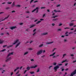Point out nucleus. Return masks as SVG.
Wrapping results in <instances>:
<instances>
[{"label":"nucleus","instance_id":"4c0bfd02","mask_svg":"<svg viewBox=\"0 0 76 76\" xmlns=\"http://www.w3.org/2000/svg\"><path fill=\"white\" fill-rule=\"evenodd\" d=\"M13 72H11V73L10 76H12L13 75Z\"/></svg>","mask_w":76,"mask_h":76},{"label":"nucleus","instance_id":"37998d69","mask_svg":"<svg viewBox=\"0 0 76 76\" xmlns=\"http://www.w3.org/2000/svg\"><path fill=\"white\" fill-rule=\"evenodd\" d=\"M27 72V70H26L24 72V74H25V73Z\"/></svg>","mask_w":76,"mask_h":76},{"label":"nucleus","instance_id":"6e6552de","mask_svg":"<svg viewBox=\"0 0 76 76\" xmlns=\"http://www.w3.org/2000/svg\"><path fill=\"white\" fill-rule=\"evenodd\" d=\"M15 28H16V26H13L10 28L11 29H12V30L14 29H15Z\"/></svg>","mask_w":76,"mask_h":76},{"label":"nucleus","instance_id":"3c124183","mask_svg":"<svg viewBox=\"0 0 76 76\" xmlns=\"http://www.w3.org/2000/svg\"><path fill=\"white\" fill-rule=\"evenodd\" d=\"M36 34V32H34V34H33V35L34 36V35H35Z\"/></svg>","mask_w":76,"mask_h":76},{"label":"nucleus","instance_id":"f8f14e48","mask_svg":"<svg viewBox=\"0 0 76 76\" xmlns=\"http://www.w3.org/2000/svg\"><path fill=\"white\" fill-rule=\"evenodd\" d=\"M48 34V33L46 32V33H44L42 34V35H47Z\"/></svg>","mask_w":76,"mask_h":76},{"label":"nucleus","instance_id":"a211bd4d","mask_svg":"<svg viewBox=\"0 0 76 76\" xmlns=\"http://www.w3.org/2000/svg\"><path fill=\"white\" fill-rule=\"evenodd\" d=\"M15 6V2H14L12 4V7H13Z\"/></svg>","mask_w":76,"mask_h":76},{"label":"nucleus","instance_id":"e2e57ef3","mask_svg":"<svg viewBox=\"0 0 76 76\" xmlns=\"http://www.w3.org/2000/svg\"><path fill=\"white\" fill-rule=\"evenodd\" d=\"M64 69H62V70H61L62 72L64 71Z\"/></svg>","mask_w":76,"mask_h":76},{"label":"nucleus","instance_id":"5fc2aeb1","mask_svg":"<svg viewBox=\"0 0 76 76\" xmlns=\"http://www.w3.org/2000/svg\"><path fill=\"white\" fill-rule=\"evenodd\" d=\"M39 72V69H38L37 70V72Z\"/></svg>","mask_w":76,"mask_h":76},{"label":"nucleus","instance_id":"7c9ffc66","mask_svg":"<svg viewBox=\"0 0 76 76\" xmlns=\"http://www.w3.org/2000/svg\"><path fill=\"white\" fill-rule=\"evenodd\" d=\"M45 16V14H44L43 15L42 18H44Z\"/></svg>","mask_w":76,"mask_h":76},{"label":"nucleus","instance_id":"864d4df0","mask_svg":"<svg viewBox=\"0 0 76 76\" xmlns=\"http://www.w3.org/2000/svg\"><path fill=\"white\" fill-rule=\"evenodd\" d=\"M19 71H18V72L16 73V74H18L19 73Z\"/></svg>","mask_w":76,"mask_h":76},{"label":"nucleus","instance_id":"1a4fd4ad","mask_svg":"<svg viewBox=\"0 0 76 76\" xmlns=\"http://www.w3.org/2000/svg\"><path fill=\"white\" fill-rule=\"evenodd\" d=\"M20 42H19L15 46V48H16L17 47H18V45H20Z\"/></svg>","mask_w":76,"mask_h":76},{"label":"nucleus","instance_id":"dca6fc26","mask_svg":"<svg viewBox=\"0 0 76 76\" xmlns=\"http://www.w3.org/2000/svg\"><path fill=\"white\" fill-rule=\"evenodd\" d=\"M34 26H35V25H33L32 26H31L30 27V28H33Z\"/></svg>","mask_w":76,"mask_h":76},{"label":"nucleus","instance_id":"20e7f679","mask_svg":"<svg viewBox=\"0 0 76 76\" xmlns=\"http://www.w3.org/2000/svg\"><path fill=\"white\" fill-rule=\"evenodd\" d=\"M75 74H76V69L73 72L71 73L70 76H73L74 75H75Z\"/></svg>","mask_w":76,"mask_h":76},{"label":"nucleus","instance_id":"de8ad7c7","mask_svg":"<svg viewBox=\"0 0 76 76\" xmlns=\"http://www.w3.org/2000/svg\"><path fill=\"white\" fill-rule=\"evenodd\" d=\"M12 13H15V11H12Z\"/></svg>","mask_w":76,"mask_h":76},{"label":"nucleus","instance_id":"393cba45","mask_svg":"<svg viewBox=\"0 0 76 76\" xmlns=\"http://www.w3.org/2000/svg\"><path fill=\"white\" fill-rule=\"evenodd\" d=\"M53 67V66H50L49 67V69H51V67Z\"/></svg>","mask_w":76,"mask_h":76},{"label":"nucleus","instance_id":"69168bd1","mask_svg":"<svg viewBox=\"0 0 76 76\" xmlns=\"http://www.w3.org/2000/svg\"><path fill=\"white\" fill-rule=\"evenodd\" d=\"M58 31H61V29H58Z\"/></svg>","mask_w":76,"mask_h":76},{"label":"nucleus","instance_id":"c85d7f7f","mask_svg":"<svg viewBox=\"0 0 76 76\" xmlns=\"http://www.w3.org/2000/svg\"><path fill=\"white\" fill-rule=\"evenodd\" d=\"M34 0H31V1H30V4H31V3H32V1H34Z\"/></svg>","mask_w":76,"mask_h":76},{"label":"nucleus","instance_id":"2eb2a0df","mask_svg":"<svg viewBox=\"0 0 76 76\" xmlns=\"http://www.w3.org/2000/svg\"><path fill=\"white\" fill-rule=\"evenodd\" d=\"M40 22H41V21H39L38 22H37L36 23V24H38V23H40Z\"/></svg>","mask_w":76,"mask_h":76},{"label":"nucleus","instance_id":"39448f33","mask_svg":"<svg viewBox=\"0 0 76 76\" xmlns=\"http://www.w3.org/2000/svg\"><path fill=\"white\" fill-rule=\"evenodd\" d=\"M42 53V50H40L37 52V55H39L40 54H41V53Z\"/></svg>","mask_w":76,"mask_h":76},{"label":"nucleus","instance_id":"f704fd0d","mask_svg":"<svg viewBox=\"0 0 76 76\" xmlns=\"http://www.w3.org/2000/svg\"><path fill=\"white\" fill-rule=\"evenodd\" d=\"M7 3L8 4H12V2H8Z\"/></svg>","mask_w":76,"mask_h":76},{"label":"nucleus","instance_id":"aec40b11","mask_svg":"<svg viewBox=\"0 0 76 76\" xmlns=\"http://www.w3.org/2000/svg\"><path fill=\"white\" fill-rule=\"evenodd\" d=\"M9 17V15L7 17L5 18L4 19V20H5V19H7V18H8Z\"/></svg>","mask_w":76,"mask_h":76},{"label":"nucleus","instance_id":"338daca9","mask_svg":"<svg viewBox=\"0 0 76 76\" xmlns=\"http://www.w3.org/2000/svg\"><path fill=\"white\" fill-rule=\"evenodd\" d=\"M20 25H23V23H20Z\"/></svg>","mask_w":76,"mask_h":76},{"label":"nucleus","instance_id":"5701e85b","mask_svg":"<svg viewBox=\"0 0 76 76\" xmlns=\"http://www.w3.org/2000/svg\"><path fill=\"white\" fill-rule=\"evenodd\" d=\"M56 17H57V16L56 15V16H53L52 17V18H56Z\"/></svg>","mask_w":76,"mask_h":76},{"label":"nucleus","instance_id":"58836bf2","mask_svg":"<svg viewBox=\"0 0 76 76\" xmlns=\"http://www.w3.org/2000/svg\"><path fill=\"white\" fill-rule=\"evenodd\" d=\"M64 29H70V28H68V27H66V28H65Z\"/></svg>","mask_w":76,"mask_h":76},{"label":"nucleus","instance_id":"6e6d98bb","mask_svg":"<svg viewBox=\"0 0 76 76\" xmlns=\"http://www.w3.org/2000/svg\"><path fill=\"white\" fill-rule=\"evenodd\" d=\"M62 25V24L60 23L59 25V26H61Z\"/></svg>","mask_w":76,"mask_h":76},{"label":"nucleus","instance_id":"052dcab7","mask_svg":"<svg viewBox=\"0 0 76 76\" xmlns=\"http://www.w3.org/2000/svg\"><path fill=\"white\" fill-rule=\"evenodd\" d=\"M44 19H40V20H41V21H42V20H43Z\"/></svg>","mask_w":76,"mask_h":76},{"label":"nucleus","instance_id":"f03ea898","mask_svg":"<svg viewBox=\"0 0 76 76\" xmlns=\"http://www.w3.org/2000/svg\"><path fill=\"white\" fill-rule=\"evenodd\" d=\"M36 67H37V65H35V66H31V67L28 66L26 69H27V70L28 71L29 70H30L31 69H31H35V68H36Z\"/></svg>","mask_w":76,"mask_h":76},{"label":"nucleus","instance_id":"ea45409f","mask_svg":"<svg viewBox=\"0 0 76 76\" xmlns=\"http://www.w3.org/2000/svg\"><path fill=\"white\" fill-rule=\"evenodd\" d=\"M29 50H33V49L32 48H29Z\"/></svg>","mask_w":76,"mask_h":76},{"label":"nucleus","instance_id":"bf43d9fd","mask_svg":"<svg viewBox=\"0 0 76 76\" xmlns=\"http://www.w3.org/2000/svg\"><path fill=\"white\" fill-rule=\"evenodd\" d=\"M45 57V55H43L42 56V58H43V57Z\"/></svg>","mask_w":76,"mask_h":76},{"label":"nucleus","instance_id":"8fccbe9b","mask_svg":"<svg viewBox=\"0 0 76 76\" xmlns=\"http://www.w3.org/2000/svg\"><path fill=\"white\" fill-rule=\"evenodd\" d=\"M67 64H67V63L65 64V66H67Z\"/></svg>","mask_w":76,"mask_h":76},{"label":"nucleus","instance_id":"473e14b6","mask_svg":"<svg viewBox=\"0 0 76 76\" xmlns=\"http://www.w3.org/2000/svg\"><path fill=\"white\" fill-rule=\"evenodd\" d=\"M57 18H56V19H53V20H57Z\"/></svg>","mask_w":76,"mask_h":76},{"label":"nucleus","instance_id":"09e8293b","mask_svg":"<svg viewBox=\"0 0 76 76\" xmlns=\"http://www.w3.org/2000/svg\"><path fill=\"white\" fill-rule=\"evenodd\" d=\"M23 67V66H21V67L20 68V70H21V69H22V68Z\"/></svg>","mask_w":76,"mask_h":76},{"label":"nucleus","instance_id":"9b49d317","mask_svg":"<svg viewBox=\"0 0 76 76\" xmlns=\"http://www.w3.org/2000/svg\"><path fill=\"white\" fill-rule=\"evenodd\" d=\"M52 43H53V42H47L46 43V44H51Z\"/></svg>","mask_w":76,"mask_h":76},{"label":"nucleus","instance_id":"680f3d73","mask_svg":"<svg viewBox=\"0 0 76 76\" xmlns=\"http://www.w3.org/2000/svg\"><path fill=\"white\" fill-rule=\"evenodd\" d=\"M53 56V54H52L50 55V57H51V56Z\"/></svg>","mask_w":76,"mask_h":76},{"label":"nucleus","instance_id":"0e129e2a","mask_svg":"<svg viewBox=\"0 0 76 76\" xmlns=\"http://www.w3.org/2000/svg\"><path fill=\"white\" fill-rule=\"evenodd\" d=\"M54 12H57V10H54Z\"/></svg>","mask_w":76,"mask_h":76},{"label":"nucleus","instance_id":"79ce46f5","mask_svg":"<svg viewBox=\"0 0 76 76\" xmlns=\"http://www.w3.org/2000/svg\"><path fill=\"white\" fill-rule=\"evenodd\" d=\"M6 46H7V45H4L3 46V47L4 48V47H6Z\"/></svg>","mask_w":76,"mask_h":76},{"label":"nucleus","instance_id":"ddd939ff","mask_svg":"<svg viewBox=\"0 0 76 76\" xmlns=\"http://www.w3.org/2000/svg\"><path fill=\"white\" fill-rule=\"evenodd\" d=\"M69 25L70 26H72L73 25V23H70V24H69Z\"/></svg>","mask_w":76,"mask_h":76},{"label":"nucleus","instance_id":"6ab92c4d","mask_svg":"<svg viewBox=\"0 0 76 76\" xmlns=\"http://www.w3.org/2000/svg\"><path fill=\"white\" fill-rule=\"evenodd\" d=\"M66 60L63 61L61 62V63H64V62H66Z\"/></svg>","mask_w":76,"mask_h":76},{"label":"nucleus","instance_id":"a18cd8bd","mask_svg":"<svg viewBox=\"0 0 76 76\" xmlns=\"http://www.w3.org/2000/svg\"><path fill=\"white\" fill-rule=\"evenodd\" d=\"M9 9V7H7L5 8V9L7 10V9Z\"/></svg>","mask_w":76,"mask_h":76},{"label":"nucleus","instance_id":"a878e982","mask_svg":"<svg viewBox=\"0 0 76 76\" xmlns=\"http://www.w3.org/2000/svg\"><path fill=\"white\" fill-rule=\"evenodd\" d=\"M53 65H54V66H56V64H57V63H54L53 64Z\"/></svg>","mask_w":76,"mask_h":76},{"label":"nucleus","instance_id":"c9c22d12","mask_svg":"<svg viewBox=\"0 0 76 76\" xmlns=\"http://www.w3.org/2000/svg\"><path fill=\"white\" fill-rule=\"evenodd\" d=\"M55 54H56V52H54L52 54V55H53V56H54Z\"/></svg>","mask_w":76,"mask_h":76},{"label":"nucleus","instance_id":"c756f323","mask_svg":"<svg viewBox=\"0 0 76 76\" xmlns=\"http://www.w3.org/2000/svg\"><path fill=\"white\" fill-rule=\"evenodd\" d=\"M16 6H17V7H20V5H16Z\"/></svg>","mask_w":76,"mask_h":76},{"label":"nucleus","instance_id":"2f4dec72","mask_svg":"<svg viewBox=\"0 0 76 76\" xmlns=\"http://www.w3.org/2000/svg\"><path fill=\"white\" fill-rule=\"evenodd\" d=\"M45 7H41V9H45Z\"/></svg>","mask_w":76,"mask_h":76},{"label":"nucleus","instance_id":"72a5a7b5","mask_svg":"<svg viewBox=\"0 0 76 76\" xmlns=\"http://www.w3.org/2000/svg\"><path fill=\"white\" fill-rule=\"evenodd\" d=\"M26 13H30V12H29V11H26Z\"/></svg>","mask_w":76,"mask_h":76},{"label":"nucleus","instance_id":"f257e3e1","mask_svg":"<svg viewBox=\"0 0 76 76\" xmlns=\"http://www.w3.org/2000/svg\"><path fill=\"white\" fill-rule=\"evenodd\" d=\"M13 52H12L11 53H10L8 55V56L7 57L6 59V62H8V61H10V60L11 59H12V58L11 57L9 58V57L10 56H11V55H13Z\"/></svg>","mask_w":76,"mask_h":76},{"label":"nucleus","instance_id":"c03bdc74","mask_svg":"<svg viewBox=\"0 0 76 76\" xmlns=\"http://www.w3.org/2000/svg\"><path fill=\"white\" fill-rule=\"evenodd\" d=\"M73 34V32H71L69 33V34Z\"/></svg>","mask_w":76,"mask_h":76},{"label":"nucleus","instance_id":"f3484780","mask_svg":"<svg viewBox=\"0 0 76 76\" xmlns=\"http://www.w3.org/2000/svg\"><path fill=\"white\" fill-rule=\"evenodd\" d=\"M34 72H30V73L31 74V75H32V74H34Z\"/></svg>","mask_w":76,"mask_h":76},{"label":"nucleus","instance_id":"4be33fe9","mask_svg":"<svg viewBox=\"0 0 76 76\" xmlns=\"http://www.w3.org/2000/svg\"><path fill=\"white\" fill-rule=\"evenodd\" d=\"M31 61H32V62L34 61V59H31Z\"/></svg>","mask_w":76,"mask_h":76},{"label":"nucleus","instance_id":"13d9d810","mask_svg":"<svg viewBox=\"0 0 76 76\" xmlns=\"http://www.w3.org/2000/svg\"><path fill=\"white\" fill-rule=\"evenodd\" d=\"M36 2H38V1H36L34 2V3H35Z\"/></svg>","mask_w":76,"mask_h":76},{"label":"nucleus","instance_id":"412c9836","mask_svg":"<svg viewBox=\"0 0 76 76\" xmlns=\"http://www.w3.org/2000/svg\"><path fill=\"white\" fill-rule=\"evenodd\" d=\"M65 56H66V54H64L63 55V58H64V57H65Z\"/></svg>","mask_w":76,"mask_h":76},{"label":"nucleus","instance_id":"0eeeda50","mask_svg":"<svg viewBox=\"0 0 76 76\" xmlns=\"http://www.w3.org/2000/svg\"><path fill=\"white\" fill-rule=\"evenodd\" d=\"M19 42V40L18 39L16 40L15 41H14V43L12 44L13 45H15V44H16V43H17V42Z\"/></svg>","mask_w":76,"mask_h":76},{"label":"nucleus","instance_id":"774afa93","mask_svg":"<svg viewBox=\"0 0 76 76\" xmlns=\"http://www.w3.org/2000/svg\"><path fill=\"white\" fill-rule=\"evenodd\" d=\"M74 32H76V28H75V30L74 31Z\"/></svg>","mask_w":76,"mask_h":76},{"label":"nucleus","instance_id":"9d476101","mask_svg":"<svg viewBox=\"0 0 76 76\" xmlns=\"http://www.w3.org/2000/svg\"><path fill=\"white\" fill-rule=\"evenodd\" d=\"M19 69V67H17V68H16V69H15L14 71V72H15L17 70Z\"/></svg>","mask_w":76,"mask_h":76},{"label":"nucleus","instance_id":"4468645a","mask_svg":"<svg viewBox=\"0 0 76 76\" xmlns=\"http://www.w3.org/2000/svg\"><path fill=\"white\" fill-rule=\"evenodd\" d=\"M28 54V52H25V53H24V55H26V54Z\"/></svg>","mask_w":76,"mask_h":76},{"label":"nucleus","instance_id":"49530a36","mask_svg":"<svg viewBox=\"0 0 76 76\" xmlns=\"http://www.w3.org/2000/svg\"><path fill=\"white\" fill-rule=\"evenodd\" d=\"M69 70V69L67 68L66 69H65L64 70L66 71H67V70Z\"/></svg>","mask_w":76,"mask_h":76},{"label":"nucleus","instance_id":"a19ab883","mask_svg":"<svg viewBox=\"0 0 76 76\" xmlns=\"http://www.w3.org/2000/svg\"><path fill=\"white\" fill-rule=\"evenodd\" d=\"M52 26H54V25H55V24L53 23L52 24Z\"/></svg>","mask_w":76,"mask_h":76},{"label":"nucleus","instance_id":"423d86ee","mask_svg":"<svg viewBox=\"0 0 76 76\" xmlns=\"http://www.w3.org/2000/svg\"><path fill=\"white\" fill-rule=\"evenodd\" d=\"M59 69V66H56L54 67V69L55 71H57V69Z\"/></svg>","mask_w":76,"mask_h":76},{"label":"nucleus","instance_id":"7ed1b4c3","mask_svg":"<svg viewBox=\"0 0 76 76\" xmlns=\"http://www.w3.org/2000/svg\"><path fill=\"white\" fill-rule=\"evenodd\" d=\"M38 9H39V8H38V7H37L36 9H34V10L32 11V12H34L35 10H37L36 13H37L38 12Z\"/></svg>","mask_w":76,"mask_h":76},{"label":"nucleus","instance_id":"e433bc0d","mask_svg":"<svg viewBox=\"0 0 76 76\" xmlns=\"http://www.w3.org/2000/svg\"><path fill=\"white\" fill-rule=\"evenodd\" d=\"M60 6V5L58 4L57 5L56 7H59Z\"/></svg>","mask_w":76,"mask_h":76},{"label":"nucleus","instance_id":"4d7b16f0","mask_svg":"<svg viewBox=\"0 0 76 76\" xmlns=\"http://www.w3.org/2000/svg\"><path fill=\"white\" fill-rule=\"evenodd\" d=\"M4 12H0V14H2V13H3Z\"/></svg>","mask_w":76,"mask_h":76},{"label":"nucleus","instance_id":"b1692460","mask_svg":"<svg viewBox=\"0 0 76 76\" xmlns=\"http://www.w3.org/2000/svg\"><path fill=\"white\" fill-rule=\"evenodd\" d=\"M6 51V49H3V50H1V52H3V51Z\"/></svg>","mask_w":76,"mask_h":76},{"label":"nucleus","instance_id":"603ef678","mask_svg":"<svg viewBox=\"0 0 76 76\" xmlns=\"http://www.w3.org/2000/svg\"><path fill=\"white\" fill-rule=\"evenodd\" d=\"M66 41H67V40L66 39H64V42H66Z\"/></svg>","mask_w":76,"mask_h":76},{"label":"nucleus","instance_id":"bb28decb","mask_svg":"<svg viewBox=\"0 0 76 76\" xmlns=\"http://www.w3.org/2000/svg\"><path fill=\"white\" fill-rule=\"evenodd\" d=\"M42 45H43V44H42V45H39V47H41L42 46Z\"/></svg>","mask_w":76,"mask_h":76},{"label":"nucleus","instance_id":"cd10ccee","mask_svg":"<svg viewBox=\"0 0 76 76\" xmlns=\"http://www.w3.org/2000/svg\"><path fill=\"white\" fill-rule=\"evenodd\" d=\"M13 47V45H10L7 47V48H9V47Z\"/></svg>","mask_w":76,"mask_h":76}]
</instances>
